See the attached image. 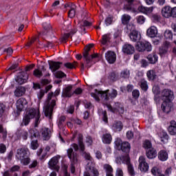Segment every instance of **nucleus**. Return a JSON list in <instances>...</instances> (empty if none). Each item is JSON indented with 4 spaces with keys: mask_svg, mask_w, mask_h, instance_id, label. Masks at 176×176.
Returning <instances> with one entry per match:
<instances>
[{
    "mask_svg": "<svg viewBox=\"0 0 176 176\" xmlns=\"http://www.w3.org/2000/svg\"><path fill=\"white\" fill-rule=\"evenodd\" d=\"M15 80L19 85H24L28 80V74L25 72H21L16 76Z\"/></svg>",
    "mask_w": 176,
    "mask_h": 176,
    "instance_id": "11",
    "label": "nucleus"
},
{
    "mask_svg": "<svg viewBox=\"0 0 176 176\" xmlns=\"http://www.w3.org/2000/svg\"><path fill=\"white\" fill-rule=\"evenodd\" d=\"M91 97L95 98L96 101H100V97L103 100L104 104H108L109 98H116L118 96V91L116 89H112L109 92V89L106 91H97L96 90L95 93L91 94Z\"/></svg>",
    "mask_w": 176,
    "mask_h": 176,
    "instance_id": "2",
    "label": "nucleus"
},
{
    "mask_svg": "<svg viewBox=\"0 0 176 176\" xmlns=\"http://www.w3.org/2000/svg\"><path fill=\"white\" fill-rule=\"evenodd\" d=\"M120 76L124 79H129L130 78V70L127 69L122 70L120 73Z\"/></svg>",
    "mask_w": 176,
    "mask_h": 176,
    "instance_id": "43",
    "label": "nucleus"
},
{
    "mask_svg": "<svg viewBox=\"0 0 176 176\" xmlns=\"http://www.w3.org/2000/svg\"><path fill=\"white\" fill-rule=\"evenodd\" d=\"M138 168H140V171H142L143 173H146V171L149 170V165L146 163L145 157H140Z\"/></svg>",
    "mask_w": 176,
    "mask_h": 176,
    "instance_id": "12",
    "label": "nucleus"
},
{
    "mask_svg": "<svg viewBox=\"0 0 176 176\" xmlns=\"http://www.w3.org/2000/svg\"><path fill=\"white\" fill-rule=\"evenodd\" d=\"M50 168L52 170H55V171H58L60 170V166H58V157H52L48 163Z\"/></svg>",
    "mask_w": 176,
    "mask_h": 176,
    "instance_id": "20",
    "label": "nucleus"
},
{
    "mask_svg": "<svg viewBox=\"0 0 176 176\" xmlns=\"http://www.w3.org/2000/svg\"><path fill=\"white\" fill-rule=\"evenodd\" d=\"M146 76L149 80H153L155 79V70H148Z\"/></svg>",
    "mask_w": 176,
    "mask_h": 176,
    "instance_id": "48",
    "label": "nucleus"
},
{
    "mask_svg": "<svg viewBox=\"0 0 176 176\" xmlns=\"http://www.w3.org/2000/svg\"><path fill=\"white\" fill-rule=\"evenodd\" d=\"M35 118L34 126L38 127L41 123V113L38 109H30L23 118L21 126H28L31 119Z\"/></svg>",
    "mask_w": 176,
    "mask_h": 176,
    "instance_id": "1",
    "label": "nucleus"
},
{
    "mask_svg": "<svg viewBox=\"0 0 176 176\" xmlns=\"http://www.w3.org/2000/svg\"><path fill=\"white\" fill-rule=\"evenodd\" d=\"M65 116H62L58 118V127H63V125L64 124L65 122Z\"/></svg>",
    "mask_w": 176,
    "mask_h": 176,
    "instance_id": "55",
    "label": "nucleus"
},
{
    "mask_svg": "<svg viewBox=\"0 0 176 176\" xmlns=\"http://www.w3.org/2000/svg\"><path fill=\"white\" fill-rule=\"evenodd\" d=\"M95 166H96V164L94 163V160H91L90 161H88L87 168V170H93Z\"/></svg>",
    "mask_w": 176,
    "mask_h": 176,
    "instance_id": "54",
    "label": "nucleus"
},
{
    "mask_svg": "<svg viewBox=\"0 0 176 176\" xmlns=\"http://www.w3.org/2000/svg\"><path fill=\"white\" fill-rule=\"evenodd\" d=\"M41 134L43 140H45V141H47L50 140L52 132L50 131L49 128L43 127L41 130Z\"/></svg>",
    "mask_w": 176,
    "mask_h": 176,
    "instance_id": "23",
    "label": "nucleus"
},
{
    "mask_svg": "<svg viewBox=\"0 0 176 176\" xmlns=\"http://www.w3.org/2000/svg\"><path fill=\"white\" fill-rule=\"evenodd\" d=\"M111 41V34H104L102 37V44L107 45Z\"/></svg>",
    "mask_w": 176,
    "mask_h": 176,
    "instance_id": "47",
    "label": "nucleus"
},
{
    "mask_svg": "<svg viewBox=\"0 0 176 176\" xmlns=\"http://www.w3.org/2000/svg\"><path fill=\"white\" fill-rule=\"evenodd\" d=\"M16 135L18 140L23 138V140H24L25 141L28 138V131H27L24 129H21L16 132Z\"/></svg>",
    "mask_w": 176,
    "mask_h": 176,
    "instance_id": "27",
    "label": "nucleus"
},
{
    "mask_svg": "<svg viewBox=\"0 0 176 176\" xmlns=\"http://www.w3.org/2000/svg\"><path fill=\"white\" fill-rule=\"evenodd\" d=\"M76 32H78V29L75 28L72 30L70 33H66L62 36L61 41L63 42H65V41H67V39H68V38H69L71 35H74V34H76Z\"/></svg>",
    "mask_w": 176,
    "mask_h": 176,
    "instance_id": "38",
    "label": "nucleus"
},
{
    "mask_svg": "<svg viewBox=\"0 0 176 176\" xmlns=\"http://www.w3.org/2000/svg\"><path fill=\"white\" fill-rule=\"evenodd\" d=\"M54 107H56V100H53L51 102V105L49 104L47 106L45 110V116H46V118L52 119V113H53V109Z\"/></svg>",
    "mask_w": 176,
    "mask_h": 176,
    "instance_id": "17",
    "label": "nucleus"
},
{
    "mask_svg": "<svg viewBox=\"0 0 176 176\" xmlns=\"http://www.w3.org/2000/svg\"><path fill=\"white\" fill-rule=\"evenodd\" d=\"M105 58L109 64H114L116 61V54L114 52L108 51L105 53Z\"/></svg>",
    "mask_w": 176,
    "mask_h": 176,
    "instance_id": "19",
    "label": "nucleus"
},
{
    "mask_svg": "<svg viewBox=\"0 0 176 176\" xmlns=\"http://www.w3.org/2000/svg\"><path fill=\"white\" fill-rule=\"evenodd\" d=\"M111 128L114 131H122L123 124L120 121H116L113 124Z\"/></svg>",
    "mask_w": 176,
    "mask_h": 176,
    "instance_id": "36",
    "label": "nucleus"
},
{
    "mask_svg": "<svg viewBox=\"0 0 176 176\" xmlns=\"http://www.w3.org/2000/svg\"><path fill=\"white\" fill-rule=\"evenodd\" d=\"M58 94H60V89H56L54 93L52 92L48 94V96H47L48 101H50V100H52V97H53V96L56 97L58 96Z\"/></svg>",
    "mask_w": 176,
    "mask_h": 176,
    "instance_id": "53",
    "label": "nucleus"
},
{
    "mask_svg": "<svg viewBox=\"0 0 176 176\" xmlns=\"http://www.w3.org/2000/svg\"><path fill=\"white\" fill-rule=\"evenodd\" d=\"M112 141V135H111L109 133L104 134L102 136V142L104 144H111Z\"/></svg>",
    "mask_w": 176,
    "mask_h": 176,
    "instance_id": "42",
    "label": "nucleus"
},
{
    "mask_svg": "<svg viewBox=\"0 0 176 176\" xmlns=\"http://www.w3.org/2000/svg\"><path fill=\"white\" fill-rule=\"evenodd\" d=\"M45 71H46L45 66H42L41 70L39 69H35L33 72V75L36 78H42V76H43V73H42V72H45Z\"/></svg>",
    "mask_w": 176,
    "mask_h": 176,
    "instance_id": "37",
    "label": "nucleus"
},
{
    "mask_svg": "<svg viewBox=\"0 0 176 176\" xmlns=\"http://www.w3.org/2000/svg\"><path fill=\"white\" fill-rule=\"evenodd\" d=\"M76 63H65L64 64V67H65V68H67V69H74V68L76 67Z\"/></svg>",
    "mask_w": 176,
    "mask_h": 176,
    "instance_id": "56",
    "label": "nucleus"
},
{
    "mask_svg": "<svg viewBox=\"0 0 176 176\" xmlns=\"http://www.w3.org/2000/svg\"><path fill=\"white\" fill-rule=\"evenodd\" d=\"M75 8H76V6H75V4H71L70 10L68 12V16L69 17H70V19H74V17H75V15L76 14Z\"/></svg>",
    "mask_w": 176,
    "mask_h": 176,
    "instance_id": "41",
    "label": "nucleus"
},
{
    "mask_svg": "<svg viewBox=\"0 0 176 176\" xmlns=\"http://www.w3.org/2000/svg\"><path fill=\"white\" fill-rule=\"evenodd\" d=\"M140 87L144 91H146V90H148V83L146 82V80L144 79L141 80Z\"/></svg>",
    "mask_w": 176,
    "mask_h": 176,
    "instance_id": "50",
    "label": "nucleus"
},
{
    "mask_svg": "<svg viewBox=\"0 0 176 176\" xmlns=\"http://www.w3.org/2000/svg\"><path fill=\"white\" fill-rule=\"evenodd\" d=\"M130 149H131V146L130 145V143L127 142H122L121 147H120V150L122 151V152H124L126 153L125 156H127V155L129 156Z\"/></svg>",
    "mask_w": 176,
    "mask_h": 176,
    "instance_id": "28",
    "label": "nucleus"
},
{
    "mask_svg": "<svg viewBox=\"0 0 176 176\" xmlns=\"http://www.w3.org/2000/svg\"><path fill=\"white\" fill-rule=\"evenodd\" d=\"M98 115L102 118L104 123H108V116H107V111L102 109H98Z\"/></svg>",
    "mask_w": 176,
    "mask_h": 176,
    "instance_id": "39",
    "label": "nucleus"
},
{
    "mask_svg": "<svg viewBox=\"0 0 176 176\" xmlns=\"http://www.w3.org/2000/svg\"><path fill=\"white\" fill-rule=\"evenodd\" d=\"M15 97H21L25 94V88L24 87H18L14 91Z\"/></svg>",
    "mask_w": 176,
    "mask_h": 176,
    "instance_id": "31",
    "label": "nucleus"
},
{
    "mask_svg": "<svg viewBox=\"0 0 176 176\" xmlns=\"http://www.w3.org/2000/svg\"><path fill=\"white\" fill-rule=\"evenodd\" d=\"M129 37L132 42H138L141 39V33L137 30H133L131 32Z\"/></svg>",
    "mask_w": 176,
    "mask_h": 176,
    "instance_id": "22",
    "label": "nucleus"
},
{
    "mask_svg": "<svg viewBox=\"0 0 176 176\" xmlns=\"http://www.w3.org/2000/svg\"><path fill=\"white\" fill-rule=\"evenodd\" d=\"M113 22V16L111 15L107 16L104 20V24L105 25H107V27H108V25H111V24H112Z\"/></svg>",
    "mask_w": 176,
    "mask_h": 176,
    "instance_id": "51",
    "label": "nucleus"
},
{
    "mask_svg": "<svg viewBox=\"0 0 176 176\" xmlns=\"http://www.w3.org/2000/svg\"><path fill=\"white\" fill-rule=\"evenodd\" d=\"M173 102L171 101H163L161 108L164 113H170L171 109H173Z\"/></svg>",
    "mask_w": 176,
    "mask_h": 176,
    "instance_id": "14",
    "label": "nucleus"
},
{
    "mask_svg": "<svg viewBox=\"0 0 176 176\" xmlns=\"http://www.w3.org/2000/svg\"><path fill=\"white\" fill-rule=\"evenodd\" d=\"M30 151H28V148H18L16 150V159H17V160H20L21 163L23 164V166H28V164H30V162H31V159L28 157Z\"/></svg>",
    "mask_w": 176,
    "mask_h": 176,
    "instance_id": "4",
    "label": "nucleus"
},
{
    "mask_svg": "<svg viewBox=\"0 0 176 176\" xmlns=\"http://www.w3.org/2000/svg\"><path fill=\"white\" fill-rule=\"evenodd\" d=\"M109 79L113 82H115L118 80V75H116V73L115 72H111L109 75Z\"/></svg>",
    "mask_w": 176,
    "mask_h": 176,
    "instance_id": "57",
    "label": "nucleus"
},
{
    "mask_svg": "<svg viewBox=\"0 0 176 176\" xmlns=\"http://www.w3.org/2000/svg\"><path fill=\"white\" fill-rule=\"evenodd\" d=\"M158 135L161 140V142L163 144H167L168 142V135L164 131H161Z\"/></svg>",
    "mask_w": 176,
    "mask_h": 176,
    "instance_id": "33",
    "label": "nucleus"
},
{
    "mask_svg": "<svg viewBox=\"0 0 176 176\" xmlns=\"http://www.w3.org/2000/svg\"><path fill=\"white\" fill-rule=\"evenodd\" d=\"M0 134H2L3 140H6V138L8 137V131H6V129L3 128L2 124H0Z\"/></svg>",
    "mask_w": 176,
    "mask_h": 176,
    "instance_id": "49",
    "label": "nucleus"
},
{
    "mask_svg": "<svg viewBox=\"0 0 176 176\" xmlns=\"http://www.w3.org/2000/svg\"><path fill=\"white\" fill-rule=\"evenodd\" d=\"M43 151V150L41 148L37 151V156H38L40 160H43V159H45L46 156H47V153L45 151L42 154Z\"/></svg>",
    "mask_w": 176,
    "mask_h": 176,
    "instance_id": "46",
    "label": "nucleus"
},
{
    "mask_svg": "<svg viewBox=\"0 0 176 176\" xmlns=\"http://www.w3.org/2000/svg\"><path fill=\"white\" fill-rule=\"evenodd\" d=\"M143 147L144 149H150L146 151V157L148 159H153L155 157V149L152 148V142L146 140L143 143Z\"/></svg>",
    "mask_w": 176,
    "mask_h": 176,
    "instance_id": "9",
    "label": "nucleus"
},
{
    "mask_svg": "<svg viewBox=\"0 0 176 176\" xmlns=\"http://www.w3.org/2000/svg\"><path fill=\"white\" fill-rule=\"evenodd\" d=\"M103 168L106 173V176H113V168L111 165L105 164Z\"/></svg>",
    "mask_w": 176,
    "mask_h": 176,
    "instance_id": "35",
    "label": "nucleus"
},
{
    "mask_svg": "<svg viewBox=\"0 0 176 176\" xmlns=\"http://www.w3.org/2000/svg\"><path fill=\"white\" fill-rule=\"evenodd\" d=\"M20 170V166L15 165L12 166L11 168H10L9 171L10 173H16V171H19Z\"/></svg>",
    "mask_w": 176,
    "mask_h": 176,
    "instance_id": "64",
    "label": "nucleus"
},
{
    "mask_svg": "<svg viewBox=\"0 0 176 176\" xmlns=\"http://www.w3.org/2000/svg\"><path fill=\"white\" fill-rule=\"evenodd\" d=\"M122 23L124 25H127L130 23V20H131V16L129 14H123L121 17Z\"/></svg>",
    "mask_w": 176,
    "mask_h": 176,
    "instance_id": "40",
    "label": "nucleus"
},
{
    "mask_svg": "<svg viewBox=\"0 0 176 176\" xmlns=\"http://www.w3.org/2000/svg\"><path fill=\"white\" fill-rule=\"evenodd\" d=\"M136 20L138 24H144V23H145L146 19L145 17H144V16H138L136 18Z\"/></svg>",
    "mask_w": 176,
    "mask_h": 176,
    "instance_id": "62",
    "label": "nucleus"
},
{
    "mask_svg": "<svg viewBox=\"0 0 176 176\" xmlns=\"http://www.w3.org/2000/svg\"><path fill=\"white\" fill-rule=\"evenodd\" d=\"M114 143H115V145H116L117 149H118V151H120V147L122 146V144H123V142H122V139L119 138H116Z\"/></svg>",
    "mask_w": 176,
    "mask_h": 176,
    "instance_id": "52",
    "label": "nucleus"
},
{
    "mask_svg": "<svg viewBox=\"0 0 176 176\" xmlns=\"http://www.w3.org/2000/svg\"><path fill=\"white\" fill-rule=\"evenodd\" d=\"M109 111H111V112H120V111H124L123 106L120 102H115L114 106L112 107L108 103L106 104Z\"/></svg>",
    "mask_w": 176,
    "mask_h": 176,
    "instance_id": "18",
    "label": "nucleus"
},
{
    "mask_svg": "<svg viewBox=\"0 0 176 176\" xmlns=\"http://www.w3.org/2000/svg\"><path fill=\"white\" fill-rule=\"evenodd\" d=\"M94 47V44L93 43L89 44L85 47V52H83V58L85 60L87 67H88V68H90L91 67V65H90V63H91L93 58H97V57H98V54H94L92 55H90L89 54V52H90V49H91V47Z\"/></svg>",
    "mask_w": 176,
    "mask_h": 176,
    "instance_id": "5",
    "label": "nucleus"
},
{
    "mask_svg": "<svg viewBox=\"0 0 176 176\" xmlns=\"http://www.w3.org/2000/svg\"><path fill=\"white\" fill-rule=\"evenodd\" d=\"M82 21H79L78 25L81 31H86L85 27H91V23L86 20V13H82Z\"/></svg>",
    "mask_w": 176,
    "mask_h": 176,
    "instance_id": "10",
    "label": "nucleus"
},
{
    "mask_svg": "<svg viewBox=\"0 0 176 176\" xmlns=\"http://www.w3.org/2000/svg\"><path fill=\"white\" fill-rule=\"evenodd\" d=\"M127 3L124 6V8L127 12H131L132 13H135L137 12V6L134 5L133 2L134 0H126Z\"/></svg>",
    "mask_w": 176,
    "mask_h": 176,
    "instance_id": "16",
    "label": "nucleus"
},
{
    "mask_svg": "<svg viewBox=\"0 0 176 176\" xmlns=\"http://www.w3.org/2000/svg\"><path fill=\"white\" fill-rule=\"evenodd\" d=\"M29 133L31 134L32 140H34V138H38V137H39V132H38L36 129H30Z\"/></svg>",
    "mask_w": 176,
    "mask_h": 176,
    "instance_id": "44",
    "label": "nucleus"
},
{
    "mask_svg": "<svg viewBox=\"0 0 176 176\" xmlns=\"http://www.w3.org/2000/svg\"><path fill=\"white\" fill-rule=\"evenodd\" d=\"M135 49L138 52H152V45L148 41H139L135 45Z\"/></svg>",
    "mask_w": 176,
    "mask_h": 176,
    "instance_id": "6",
    "label": "nucleus"
},
{
    "mask_svg": "<svg viewBox=\"0 0 176 176\" xmlns=\"http://www.w3.org/2000/svg\"><path fill=\"white\" fill-rule=\"evenodd\" d=\"M78 142L80 151L82 152L85 159H86V160H88V162H89L90 160H93V157H91L90 153L85 152V144H83V135L80 133L78 135Z\"/></svg>",
    "mask_w": 176,
    "mask_h": 176,
    "instance_id": "8",
    "label": "nucleus"
},
{
    "mask_svg": "<svg viewBox=\"0 0 176 176\" xmlns=\"http://www.w3.org/2000/svg\"><path fill=\"white\" fill-rule=\"evenodd\" d=\"M135 48L131 44L126 43L122 47V52L125 53V54H133Z\"/></svg>",
    "mask_w": 176,
    "mask_h": 176,
    "instance_id": "21",
    "label": "nucleus"
},
{
    "mask_svg": "<svg viewBox=\"0 0 176 176\" xmlns=\"http://www.w3.org/2000/svg\"><path fill=\"white\" fill-rule=\"evenodd\" d=\"M153 7L146 8L142 6H140L138 8V10L141 12V13H144L145 14H151L153 12Z\"/></svg>",
    "mask_w": 176,
    "mask_h": 176,
    "instance_id": "32",
    "label": "nucleus"
},
{
    "mask_svg": "<svg viewBox=\"0 0 176 176\" xmlns=\"http://www.w3.org/2000/svg\"><path fill=\"white\" fill-rule=\"evenodd\" d=\"M74 151H79V146L77 144L74 143L72 144V147L67 150V156L72 163L70 166L72 174L75 173L74 164L78 162V154L74 152Z\"/></svg>",
    "mask_w": 176,
    "mask_h": 176,
    "instance_id": "3",
    "label": "nucleus"
},
{
    "mask_svg": "<svg viewBox=\"0 0 176 176\" xmlns=\"http://www.w3.org/2000/svg\"><path fill=\"white\" fill-rule=\"evenodd\" d=\"M72 91V85H69L63 89L62 96L63 97L65 98H71L74 95V93Z\"/></svg>",
    "mask_w": 176,
    "mask_h": 176,
    "instance_id": "25",
    "label": "nucleus"
},
{
    "mask_svg": "<svg viewBox=\"0 0 176 176\" xmlns=\"http://www.w3.org/2000/svg\"><path fill=\"white\" fill-rule=\"evenodd\" d=\"M43 28L45 31H50L52 30V25H50V23L49 22H44L43 23Z\"/></svg>",
    "mask_w": 176,
    "mask_h": 176,
    "instance_id": "60",
    "label": "nucleus"
},
{
    "mask_svg": "<svg viewBox=\"0 0 176 176\" xmlns=\"http://www.w3.org/2000/svg\"><path fill=\"white\" fill-rule=\"evenodd\" d=\"M164 35L166 39H173V32L171 30H166Z\"/></svg>",
    "mask_w": 176,
    "mask_h": 176,
    "instance_id": "58",
    "label": "nucleus"
},
{
    "mask_svg": "<svg viewBox=\"0 0 176 176\" xmlns=\"http://www.w3.org/2000/svg\"><path fill=\"white\" fill-rule=\"evenodd\" d=\"M171 10L172 8L170 7V6H164L162 9V15L163 17H165L166 19H168L169 17H171Z\"/></svg>",
    "mask_w": 176,
    "mask_h": 176,
    "instance_id": "26",
    "label": "nucleus"
},
{
    "mask_svg": "<svg viewBox=\"0 0 176 176\" xmlns=\"http://www.w3.org/2000/svg\"><path fill=\"white\" fill-rule=\"evenodd\" d=\"M39 146V144H38V140H33L31 142V148L32 149H38Z\"/></svg>",
    "mask_w": 176,
    "mask_h": 176,
    "instance_id": "61",
    "label": "nucleus"
},
{
    "mask_svg": "<svg viewBox=\"0 0 176 176\" xmlns=\"http://www.w3.org/2000/svg\"><path fill=\"white\" fill-rule=\"evenodd\" d=\"M55 76L56 78L61 79L63 78H65V76H67V74H65L64 72L61 71H58L55 73Z\"/></svg>",
    "mask_w": 176,
    "mask_h": 176,
    "instance_id": "59",
    "label": "nucleus"
},
{
    "mask_svg": "<svg viewBox=\"0 0 176 176\" xmlns=\"http://www.w3.org/2000/svg\"><path fill=\"white\" fill-rule=\"evenodd\" d=\"M120 160H121L122 163H123L124 164H126L129 175L135 176V171L134 170V167L133 166L131 163H130V156L129 155H122L120 157Z\"/></svg>",
    "mask_w": 176,
    "mask_h": 176,
    "instance_id": "7",
    "label": "nucleus"
},
{
    "mask_svg": "<svg viewBox=\"0 0 176 176\" xmlns=\"http://www.w3.org/2000/svg\"><path fill=\"white\" fill-rule=\"evenodd\" d=\"M146 35L149 38H153L155 36V26H151L147 30Z\"/></svg>",
    "mask_w": 176,
    "mask_h": 176,
    "instance_id": "45",
    "label": "nucleus"
},
{
    "mask_svg": "<svg viewBox=\"0 0 176 176\" xmlns=\"http://www.w3.org/2000/svg\"><path fill=\"white\" fill-rule=\"evenodd\" d=\"M132 96L137 100L140 97V91L138 89H134L132 91Z\"/></svg>",
    "mask_w": 176,
    "mask_h": 176,
    "instance_id": "63",
    "label": "nucleus"
},
{
    "mask_svg": "<svg viewBox=\"0 0 176 176\" xmlns=\"http://www.w3.org/2000/svg\"><path fill=\"white\" fill-rule=\"evenodd\" d=\"M168 131L170 135H176V122L174 120L170 121V126Z\"/></svg>",
    "mask_w": 176,
    "mask_h": 176,
    "instance_id": "30",
    "label": "nucleus"
},
{
    "mask_svg": "<svg viewBox=\"0 0 176 176\" xmlns=\"http://www.w3.org/2000/svg\"><path fill=\"white\" fill-rule=\"evenodd\" d=\"M61 64H63V63L61 62H54L53 60H51L49 62L50 69H51L52 72H56V71L60 69Z\"/></svg>",
    "mask_w": 176,
    "mask_h": 176,
    "instance_id": "24",
    "label": "nucleus"
},
{
    "mask_svg": "<svg viewBox=\"0 0 176 176\" xmlns=\"http://www.w3.org/2000/svg\"><path fill=\"white\" fill-rule=\"evenodd\" d=\"M157 157L161 162H166L168 160V153L165 150H161L158 153Z\"/></svg>",
    "mask_w": 176,
    "mask_h": 176,
    "instance_id": "29",
    "label": "nucleus"
},
{
    "mask_svg": "<svg viewBox=\"0 0 176 176\" xmlns=\"http://www.w3.org/2000/svg\"><path fill=\"white\" fill-rule=\"evenodd\" d=\"M16 109H17V114L20 115V112H21L22 111H23L24 107H25V105H27V100H25V98H19L16 103Z\"/></svg>",
    "mask_w": 176,
    "mask_h": 176,
    "instance_id": "15",
    "label": "nucleus"
},
{
    "mask_svg": "<svg viewBox=\"0 0 176 176\" xmlns=\"http://www.w3.org/2000/svg\"><path fill=\"white\" fill-rule=\"evenodd\" d=\"M164 101H172L174 100V92L170 89H164L162 91Z\"/></svg>",
    "mask_w": 176,
    "mask_h": 176,
    "instance_id": "13",
    "label": "nucleus"
},
{
    "mask_svg": "<svg viewBox=\"0 0 176 176\" xmlns=\"http://www.w3.org/2000/svg\"><path fill=\"white\" fill-rule=\"evenodd\" d=\"M52 85H48L45 87V89L40 90L37 93V97H38V100H42V98H43V96H45V94H46V93H47V91H49V90H50V89H52Z\"/></svg>",
    "mask_w": 176,
    "mask_h": 176,
    "instance_id": "34",
    "label": "nucleus"
}]
</instances>
